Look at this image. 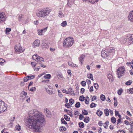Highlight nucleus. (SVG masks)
I'll return each instance as SVG.
<instances>
[{"label":"nucleus","mask_w":133,"mask_h":133,"mask_svg":"<svg viewBox=\"0 0 133 133\" xmlns=\"http://www.w3.org/2000/svg\"><path fill=\"white\" fill-rule=\"evenodd\" d=\"M29 116L32 119L29 118L26 121L28 126L32 127L37 132H40L42 127L40 123L44 122L45 119L43 115L36 110H34L30 112Z\"/></svg>","instance_id":"f257e3e1"},{"label":"nucleus","mask_w":133,"mask_h":133,"mask_svg":"<svg viewBox=\"0 0 133 133\" xmlns=\"http://www.w3.org/2000/svg\"><path fill=\"white\" fill-rule=\"evenodd\" d=\"M74 40L72 37H69L66 38L63 41V46L66 48L70 47L73 45Z\"/></svg>","instance_id":"f03ea898"},{"label":"nucleus","mask_w":133,"mask_h":133,"mask_svg":"<svg viewBox=\"0 0 133 133\" xmlns=\"http://www.w3.org/2000/svg\"><path fill=\"white\" fill-rule=\"evenodd\" d=\"M49 11L46 10L45 9L39 11L37 14V16L39 17H41L47 15L49 13Z\"/></svg>","instance_id":"7ed1b4c3"},{"label":"nucleus","mask_w":133,"mask_h":133,"mask_svg":"<svg viewBox=\"0 0 133 133\" xmlns=\"http://www.w3.org/2000/svg\"><path fill=\"white\" fill-rule=\"evenodd\" d=\"M5 103L2 101H0V113L2 111H5L6 108L5 105Z\"/></svg>","instance_id":"20e7f679"},{"label":"nucleus","mask_w":133,"mask_h":133,"mask_svg":"<svg viewBox=\"0 0 133 133\" xmlns=\"http://www.w3.org/2000/svg\"><path fill=\"white\" fill-rule=\"evenodd\" d=\"M6 16L4 13L3 12L0 13V22L1 23L4 22L6 20Z\"/></svg>","instance_id":"39448f33"},{"label":"nucleus","mask_w":133,"mask_h":133,"mask_svg":"<svg viewBox=\"0 0 133 133\" xmlns=\"http://www.w3.org/2000/svg\"><path fill=\"white\" fill-rule=\"evenodd\" d=\"M40 41L37 39L34 42L32 46L34 47H38L39 45Z\"/></svg>","instance_id":"423d86ee"},{"label":"nucleus","mask_w":133,"mask_h":133,"mask_svg":"<svg viewBox=\"0 0 133 133\" xmlns=\"http://www.w3.org/2000/svg\"><path fill=\"white\" fill-rule=\"evenodd\" d=\"M44 110L45 113L47 114V115H46L47 117H51V115L49 110L47 108H45L44 109Z\"/></svg>","instance_id":"0eeeda50"},{"label":"nucleus","mask_w":133,"mask_h":133,"mask_svg":"<svg viewBox=\"0 0 133 133\" xmlns=\"http://www.w3.org/2000/svg\"><path fill=\"white\" fill-rule=\"evenodd\" d=\"M125 70L124 66L119 68L117 70V73L119 74L120 72L123 73H125Z\"/></svg>","instance_id":"6e6552de"},{"label":"nucleus","mask_w":133,"mask_h":133,"mask_svg":"<svg viewBox=\"0 0 133 133\" xmlns=\"http://www.w3.org/2000/svg\"><path fill=\"white\" fill-rule=\"evenodd\" d=\"M48 28L47 27L41 30H39L38 32V35H42V33L44 32Z\"/></svg>","instance_id":"1a4fd4ad"},{"label":"nucleus","mask_w":133,"mask_h":133,"mask_svg":"<svg viewBox=\"0 0 133 133\" xmlns=\"http://www.w3.org/2000/svg\"><path fill=\"white\" fill-rule=\"evenodd\" d=\"M128 17L131 22H133V10L130 12Z\"/></svg>","instance_id":"9d476101"},{"label":"nucleus","mask_w":133,"mask_h":133,"mask_svg":"<svg viewBox=\"0 0 133 133\" xmlns=\"http://www.w3.org/2000/svg\"><path fill=\"white\" fill-rule=\"evenodd\" d=\"M107 50H109L108 52H109V53H113L115 52V49H114V48L112 47H108L107 48Z\"/></svg>","instance_id":"9b49d317"},{"label":"nucleus","mask_w":133,"mask_h":133,"mask_svg":"<svg viewBox=\"0 0 133 133\" xmlns=\"http://www.w3.org/2000/svg\"><path fill=\"white\" fill-rule=\"evenodd\" d=\"M127 37L128 39V42L130 41H132V42H133V35H129Z\"/></svg>","instance_id":"f8f14e48"},{"label":"nucleus","mask_w":133,"mask_h":133,"mask_svg":"<svg viewBox=\"0 0 133 133\" xmlns=\"http://www.w3.org/2000/svg\"><path fill=\"white\" fill-rule=\"evenodd\" d=\"M22 48L21 47L19 46H16L15 47V51L17 52H22L23 51L22 49Z\"/></svg>","instance_id":"ddd939ff"},{"label":"nucleus","mask_w":133,"mask_h":133,"mask_svg":"<svg viewBox=\"0 0 133 133\" xmlns=\"http://www.w3.org/2000/svg\"><path fill=\"white\" fill-rule=\"evenodd\" d=\"M68 64L69 66L72 67H77L78 66L77 65L74 64L70 61L69 62Z\"/></svg>","instance_id":"4468645a"},{"label":"nucleus","mask_w":133,"mask_h":133,"mask_svg":"<svg viewBox=\"0 0 133 133\" xmlns=\"http://www.w3.org/2000/svg\"><path fill=\"white\" fill-rule=\"evenodd\" d=\"M101 55L102 56L103 58L106 57L108 56V54H105V52H104V51L103 50L101 51Z\"/></svg>","instance_id":"2eb2a0df"},{"label":"nucleus","mask_w":133,"mask_h":133,"mask_svg":"<svg viewBox=\"0 0 133 133\" xmlns=\"http://www.w3.org/2000/svg\"><path fill=\"white\" fill-rule=\"evenodd\" d=\"M85 56L83 55H81L80 56L79 58V60L81 62V64H82V61H83V59L85 58Z\"/></svg>","instance_id":"dca6fc26"},{"label":"nucleus","mask_w":133,"mask_h":133,"mask_svg":"<svg viewBox=\"0 0 133 133\" xmlns=\"http://www.w3.org/2000/svg\"><path fill=\"white\" fill-rule=\"evenodd\" d=\"M45 90L50 95H51L53 93V91L50 89L46 88Z\"/></svg>","instance_id":"f3484780"},{"label":"nucleus","mask_w":133,"mask_h":133,"mask_svg":"<svg viewBox=\"0 0 133 133\" xmlns=\"http://www.w3.org/2000/svg\"><path fill=\"white\" fill-rule=\"evenodd\" d=\"M75 0H68V3L67 5L69 6H70V5L72 4H73Z\"/></svg>","instance_id":"a211bd4d"},{"label":"nucleus","mask_w":133,"mask_h":133,"mask_svg":"<svg viewBox=\"0 0 133 133\" xmlns=\"http://www.w3.org/2000/svg\"><path fill=\"white\" fill-rule=\"evenodd\" d=\"M39 56L37 54L33 56L32 58L34 60H37L38 59Z\"/></svg>","instance_id":"6ab92c4d"},{"label":"nucleus","mask_w":133,"mask_h":133,"mask_svg":"<svg viewBox=\"0 0 133 133\" xmlns=\"http://www.w3.org/2000/svg\"><path fill=\"white\" fill-rule=\"evenodd\" d=\"M96 114L99 116H101L103 114V112L102 111H101L100 110H98Z\"/></svg>","instance_id":"aec40b11"},{"label":"nucleus","mask_w":133,"mask_h":133,"mask_svg":"<svg viewBox=\"0 0 133 133\" xmlns=\"http://www.w3.org/2000/svg\"><path fill=\"white\" fill-rule=\"evenodd\" d=\"M11 30V29L10 28H6L5 30L6 34L8 35L9 34V32Z\"/></svg>","instance_id":"412c9836"},{"label":"nucleus","mask_w":133,"mask_h":133,"mask_svg":"<svg viewBox=\"0 0 133 133\" xmlns=\"http://www.w3.org/2000/svg\"><path fill=\"white\" fill-rule=\"evenodd\" d=\"M37 63L39 64L40 66L43 68H45L46 67V66L43 64L42 63L41 61H37Z\"/></svg>","instance_id":"4be33fe9"},{"label":"nucleus","mask_w":133,"mask_h":133,"mask_svg":"<svg viewBox=\"0 0 133 133\" xmlns=\"http://www.w3.org/2000/svg\"><path fill=\"white\" fill-rule=\"evenodd\" d=\"M59 130L60 131H65L66 130V129L65 127L62 126L60 127Z\"/></svg>","instance_id":"5701e85b"},{"label":"nucleus","mask_w":133,"mask_h":133,"mask_svg":"<svg viewBox=\"0 0 133 133\" xmlns=\"http://www.w3.org/2000/svg\"><path fill=\"white\" fill-rule=\"evenodd\" d=\"M69 93H70L71 95H75L74 93V91L72 88H70L69 89Z\"/></svg>","instance_id":"b1692460"},{"label":"nucleus","mask_w":133,"mask_h":133,"mask_svg":"<svg viewBox=\"0 0 133 133\" xmlns=\"http://www.w3.org/2000/svg\"><path fill=\"white\" fill-rule=\"evenodd\" d=\"M51 75L50 74H46L44 76V78L45 79H49L50 78Z\"/></svg>","instance_id":"393cba45"},{"label":"nucleus","mask_w":133,"mask_h":133,"mask_svg":"<svg viewBox=\"0 0 133 133\" xmlns=\"http://www.w3.org/2000/svg\"><path fill=\"white\" fill-rule=\"evenodd\" d=\"M84 121L86 123H87L90 121L89 118L88 117H85L84 119Z\"/></svg>","instance_id":"a878e982"},{"label":"nucleus","mask_w":133,"mask_h":133,"mask_svg":"<svg viewBox=\"0 0 133 133\" xmlns=\"http://www.w3.org/2000/svg\"><path fill=\"white\" fill-rule=\"evenodd\" d=\"M105 115V116H107L109 115V110L108 109H106L104 110Z\"/></svg>","instance_id":"bb28decb"},{"label":"nucleus","mask_w":133,"mask_h":133,"mask_svg":"<svg viewBox=\"0 0 133 133\" xmlns=\"http://www.w3.org/2000/svg\"><path fill=\"white\" fill-rule=\"evenodd\" d=\"M100 98L103 101H104L105 99V96L103 94H102L101 95Z\"/></svg>","instance_id":"cd10ccee"},{"label":"nucleus","mask_w":133,"mask_h":133,"mask_svg":"<svg viewBox=\"0 0 133 133\" xmlns=\"http://www.w3.org/2000/svg\"><path fill=\"white\" fill-rule=\"evenodd\" d=\"M18 19L20 21L21 19H23L25 18L23 15H20L18 17Z\"/></svg>","instance_id":"c85d7f7f"},{"label":"nucleus","mask_w":133,"mask_h":133,"mask_svg":"<svg viewBox=\"0 0 133 133\" xmlns=\"http://www.w3.org/2000/svg\"><path fill=\"white\" fill-rule=\"evenodd\" d=\"M116 119L114 117H112L111 118V121L113 123H115L116 122Z\"/></svg>","instance_id":"c756f323"},{"label":"nucleus","mask_w":133,"mask_h":133,"mask_svg":"<svg viewBox=\"0 0 133 133\" xmlns=\"http://www.w3.org/2000/svg\"><path fill=\"white\" fill-rule=\"evenodd\" d=\"M79 127L81 128L84 127V124L82 122H79L78 123Z\"/></svg>","instance_id":"7c9ffc66"},{"label":"nucleus","mask_w":133,"mask_h":133,"mask_svg":"<svg viewBox=\"0 0 133 133\" xmlns=\"http://www.w3.org/2000/svg\"><path fill=\"white\" fill-rule=\"evenodd\" d=\"M124 73H125L122 72H119V74L117 73V74L118 75V77L119 78H120L122 76L124 75Z\"/></svg>","instance_id":"2f4dec72"},{"label":"nucleus","mask_w":133,"mask_h":133,"mask_svg":"<svg viewBox=\"0 0 133 133\" xmlns=\"http://www.w3.org/2000/svg\"><path fill=\"white\" fill-rule=\"evenodd\" d=\"M82 113L84 115H87L88 114V112L85 109H84L82 110Z\"/></svg>","instance_id":"473e14b6"},{"label":"nucleus","mask_w":133,"mask_h":133,"mask_svg":"<svg viewBox=\"0 0 133 133\" xmlns=\"http://www.w3.org/2000/svg\"><path fill=\"white\" fill-rule=\"evenodd\" d=\"M16 128L17 130L18 131H20L21 130V126L19 124H18L16 126Z\"/></svg>","instance_id":"72a5a7b5"},{"label":"nucleus","mask_w":133,"mask_h":133,"mask_svg":"<svg viewBox=\"0 0 133 133\" xmlns=\"http://www.w3.org/2000/svg\"><path fill=\"white\" fill-rule=\"evenodd\" d=\"M84 98L85 97L83 95L79 97V100L81 101H84Z\"/></svg>","instance_id":"f704fd0d"},{"label":"nucleus","mask_w":133,"mask_h":133,"mask_svg":"<svg viewBox=\"0 0 133 133\" xmlns=\"http://www.w3.org/2000/svg\"><path fill=\"white\" fill-rule=\"evenodd\" d=\"M80 105L81 104L80 102H78L76 103L75 105V106L76 108H78L80 107Z\"/></svg>","instance_id":"c9c22d12"},{"label":"nucleus","mask_w":133,"mask_h":133,"mask_svg":"<svg viewBox=\"0 0 133 133\" xmlns=\"http://www.w3.org/2000/svg\"><path fill=\"white\" fill-rule=\"evenodd\" d=\"M132 81L129 80L126 82L125 84L127 85H129L131 84L132 83Z\"/></svg>","instance_id":"e433bc0d"},{"label":"nucleus","mask_w":133,"mask_h":133,"mask_svg":"<svg viewBox=\"0 0 133 133\" xmlns=\"http://www.w3.org/2000/svg\"><path fill=\"white\" fill-rule=\"evenodd\" d=\"M35 77V76L34 75H31L29 76H28L26 77V78H28L29 79H32L34 78Z\"/></svg>","instance_id":"4c0bfd02"},{"label":"nucleus","mask_w":133,"mask_h":133,"mask_svg":"<svg viewBox=\"0 0 133 133\" xmlns=\"http://www.w3.org/2000/svg\"><path fill=\"white\" fill-rule=\"evenodd\" d=\"M69 103L71 105H72L74 103V99L71 98L69 100Z\"/></svg>","instance_id":"58836bf2"},{"label":"nucleus","mask_w":133,"mask_h":133,"mask_svg":"<svg viewBox=\"0 0 133 133\" xmlns=\"http://www.w3.org/2000/svg\"><path fill=\"white\" fill-rule=\"evenodd\" d=\"M61 122L63 124H67V122L64 120V119L63 118H62L61 119Z\"/></svg>","instance_id":"ea45409f"},{"label":"nucleus","mask_w":133,"mask_h":133,"mask_svg":"<svg viewBox=\"0 0 133 133\" xmlns=\"http://www.w3.org/2000/svg\"><path fill=\"white\" fill-rule=\"evenodd\" d=\"M123 42V43H125L127 42H128V39L127 38V36L124 39L122 40Z\"/></svg>","instance_id":"a19ab883"},{"label":"nucleus","mask_w":133,"mask_h":133,"mask_svg":"<svg viewBox=\"0 0 133 133\" xmlns=\"http://www.w3.org/2000/svg\"><path fill=\"white\" fill-rule=\"evenodd\" d=\"M96 104L94 103H92L90 105V107L93 108L94 107H95Z\"/></svg>","instance_id":"79ce46f5"},{"label":"nucleus","mask_w":133,"mask_h":133,"mask_svg":"<svg viewBox=\"0 0 133 133\" xmlns=\"http://www.w3.org/2000/svg\"><path fill=\"white\" fill-rule=\"evenodd\" d=\"M64 117L66 121H69L70 120V118H68V116L66 115H64Z\"/></svg>","instance_id":"37998d69"},{"label":"nucleus","mask_w":133,"mask_h":133,"mask_svg":"<svg viewBox=\"0 0 133 133\" xmlns=\"http://www.w3.org/2000/svg\"><path fill=\"white\" fill-rule=\"evenodd\" d=\"M94 86L96 89L97 90L98 89V85L97 83H94Z\"/></svg>","instance_id":"c03bdc74"},{"label":"nucleus","mask_w":133,"mask_h":133,"mask_svg":"<svg viewBox=\"0 0 133 133\" xmlns=\"http://www.w3.org/2000/svg\"><path fill=\"white\" fill-rule=\"evenodd\" d=\"M5 62V61L2 58L0 59V64L2 65V64Z\"/></svg>","instance_id":"a18cd8bd"},{"label":"nucleus","mask_w":133,"mask_h":133,"mask_svg":"<svg viewBox=\"0 0 133 133\" xmlns=\"http://www.w3.org/2000/svg\"><path fill=\"white\" fill-rule=\"evenodd\" d=\"M81 85L83 86H85L86 85V83L85 81H82L81 83Z\"/></svg>","instance_id":"49530a36"},{"label":"nucleus","mask_w":133,"mask_h":133,"mask_svg":"<svg viewBox=\"0 0 133 133\" xmlns=\"http://www.w3.org/2000/svg\"><path fill=\"white\" fill-rule=\"evenodd\" d=\"M65 106L68 108H69L70 107V106L71 105L69 103H66L65 104Z\"/></svg>","instance_id":"de8ad7c7"},{"label":"nucleus","mask_w":133,"mask_h":133,"mask_svg":"<svg viewBox=\"0 0 133 133\" xmlns=\"http://www.w3.org/2000/svg\"><path fill=\"white\" fill-rule=\"evenodd\" d=\"M79 114V112L77 111H75L74 112V115H77V116H76V117H77L78 116V115Z\"/></svg>","instance_id":"09e8293b"},{"label":"nucleus","mask_w":133,"mask_h":133,"mask_svg":"<svg viewBox=\"0 0 133 133\" xmlns=\"http://www.w3.org/2000/svg\"><path fill=\"white\" fill-rule=\"evenodd\" d=\"M36 90V88L35 87L31 88L30 90H29L31 91H35Z\"/></svg>","instance_id":"8fccbe9b"},{"label":"nucleus","mask_w":133,"mask_h":133,"mask_svg":"<svg viewBox=\"0 0 133 133\" xmlns=\"http://www.w3.org/2000/svg\"><path fill=\"white\" fill-rule=\"evenodd\" d=\"M84 118V116L82 114H81L79 115V118L80 120H82Z\"/></svg>","instance_id":"3c124183"},{"label":"nucleus","mask_w":133,"mask_h":133,"mask_svg":"<svg viewBox=\"0 0 133 133\" xmlns=\"http://www.w3.org/2000/svg\"><path fill=\"white\" fill-rule=\"evenodd\" d=\"M108 78L109 79L111 78H112L113 77V76L111 74H109L108 76Z\"/></svg>","instance_id":"603ef678"},{"label":"nucleus","mask_w":133,"mask_h":133,"mask_svg":"<svg viewBox=\"0 0 133 133\" xmlns=\"http://www.w3.org/2000/svg\"><path fill=\"white\" fill-rule=\"evenodd\" d=\"M88 78H89L91 80H93V76L91 74H90V76L89 77H88Z\"/></svg>","instance_id":"864d4df0"},{"label":"nucleus","mask_w":133,"mask_h":133,"mask_svg":"<svg viewBox=\"0 0 133 133\" xmlns=\"http://www.w3.org/2000/svg\"><path fill=\"white\" fill-rule=\"evenodd\" d=\"M39 22L37 20H36L34 21V24L35 25H37L39 24Z\"/></svg>","instance_id":"5fc2aeb1"},{"label":"nucleus","mask_w":133,"mask_h":133,"mask_svg":"<svg viewBox=\"0 0 133 133\" xmlns=\"http://www.w3.org/2000/svg\"><path fill=\"white\" fill-rule=\"evenodd\" d=\"M129 92L131 94L133 93V88H131L129 89Z\"/></svg>","instance_id":"6e6d98bb"},{"label":"nucleus","mask_w":133,"mask_h":133,"mask_svg":"<svg viewBox=\"0 0 133 133\" xmlns=\"http://www.w3.org/2000/svg\"><path fill=\"white\" fill-rule=\"evenodd\" d=\"M49 82V80L46 79L44 80H43V81H42V82L47 83H48Z\"/></svg>","instance_id":"4d7b16f0"},{"label":"nucleus","mask_w":133,"mask_h":133,"mask_svg":"<svg viewBox=\"0 0 133 133\" xmlns=\"http://www.w3.org/2000/svg\"><path fill=\"white\" fill-rule=\"evenodd\" d=\"M62 91L64 93H66V94H68L69 93L67 91H66V89H63V90H62Z\"/></svg>","instance_id":"13d9d810"},{"label":"nucleus","mask_w":133,"mask_h":133,"mask_svg":"<svg viewBox=\"0 0 133 133\" xmlns=\"http://www.w3.org/2000/svg\"><path fill=\"white\" fill-rule=\"evenodd\" d=\"M39 60V61H42L43 62H44V58L42 57H40L39 56L38 57V59Z\"/></svg>","instance_id":"bf43d9fd"},{"label":"nucleus","mask_w":133,"mask_h":133,"mask_svg":"<svg viewBox=\"0 0 133 133\" xmlns=\"http://www.w3.org/2000/svg\"><path fill=\"white\" fill-rule=\"evenodd\" d=\"M104 52H105V54H108V56H109V52H108V51H109V50H107V49H106L105 50H104Z\"/></svg>","instance_id":"052dcab7"},{"label":"nucleus","mask_w":133,"mask_h":133,"mask_svg":"<svg viewBox=\"0 0 133 133\" xmlns=\"http://www.w3.org/2000/svg\"><path fill=\"white\" fill-rule=\"evenodd\" d=\"M67 23L66 21H64L61 24V25H67Z\"/></svg>","instance_id":"680f3d73"},{"label":"nucleus","mask_w":133,"mask_h":133,"mask_svg":"<svg viewBox=\"0 0 133 133\" xmlns=\"http://www.w3.org/2000/svg\"><path fill=\"white\" fill-rule=\"evenodd\" d=\"M85 89L83 88H82L81 89V93L83 94L84 92Z\"/></svg>","instance_id":"e2e57ef3"},{"label":"nucleus","mask_w":133,"mask_h":133,"mask_svg":"<svg viewBox=\"0 0 133 133\" xmlns=\"http://www.w3.org/2000/svg\"><path fill=\"white\" fill-rule=\"evenodd\" d=\"M93 87L92 86L89 89V91L91 92H92L93 91Z\"/></svg>","instance_id":"0e129e2a"},{"label":"nucleus","mask_w":133,"mask_h":133,"mask_svg":"<svg viewBox=\"0 0 133 133\" xmlns=\"http://www.w3.org/2000/svg\"><path fill=\"white\" fill-rule=\"evenodd\" d=\"M122 91L123 90H119L118 92V94L119 95H121Z\"/></svg>","instance_id":"69168bd1"},{"label":"nucleus","mask_w":133,"mask_h":133,"mask_svg":"<svg viewBox=\"0 0 133 133\" xmlns=\"http://www.w3.org/2000/svg\"><path fill=\"white\" fill-rule=\"evenodd\" d=\"M21 93L22 94H23L24 96H26L27 95V92H25L24 91H22Z\"/></svg>","instance_id":"338daca9"},{"label":"nucleus","mask_w":133,"mask_h":133,"mask_svg":"<svg viewBox=\"0 0 133 133\" xmlns=\"http://www.w3.org/2000/svg\"><path fill=\"white\" fill-rule=\"evenodd\" d=\"M96 99V96H94L92 99H91V100L92 101H93Z\"/></svg>","instance_id":"774afa93"}]
</instances>
